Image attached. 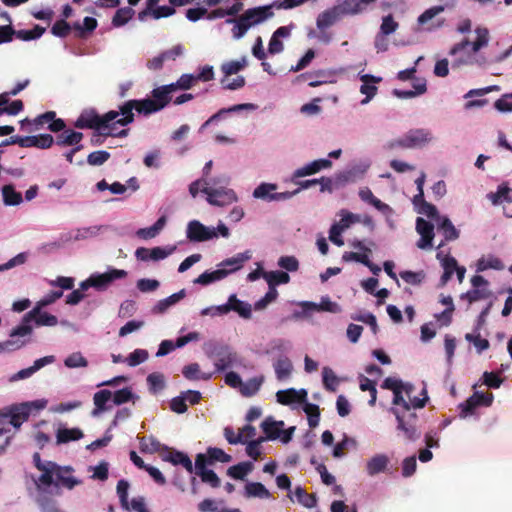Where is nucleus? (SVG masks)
<instances>
[{
  "label": "nucleus",
  "mask_w": 512,
  "mask_h": 512,
  "mask_svg": "<svg viewBox=\"0 0 512 512\" xmlns=\"http://www.w3.org/2000/svg\"><path fill=\"white\" fill-rule=\"evenodd\" d=\"M64 364L68 368H79L86 367L88 362L80 352H74L65 359Z\"/></svg>",
  "instance_id": "nucleus-61"
},
{
  "label": "nucleus",
  "mask_w": 512,
  "mask_h": 512,
  "mask_svg": "<svg viewBox=\"0 0 512 512\" xmlns=\"http://www.w3.org/2000/svg\"><path fill=\"white\" fill-rule=\"evenodd\" d=\"M294 494L297 501L306 508H313L317 504V497L315 494H309L301 486L295 488Z\"/></svg>",
  "instance_id": "nucleus-50"
},
{
  "label": "nucleus",
  "mask_w": 512,
  "mask_h": 512,
  "mask_svg": "<svg viewBox=\"0 0 512 512\" xmlns=\"http://www.w3.org/2000/svg\"><path fill=\"white\" fill-rule=\"evenodd\" d=\"M307 395L305 389L295 390L294 388L280 390L276 393L277 401L282 405L304 403L307 400Z\"/></svg>",
  "instance_id": "nucleus-19"
},
{
  "label": "nucleus",
  "mask_w": 512,
  "mask_h": 512,
  "mask_svg": "<svg viewBox=\"0 0 512 512\" xmlns=\"http://www.w3.org/2000/svg\"><path fill=\"white\" fill-rule=\"evenodd\" d=\"M477 38L475 41L470 42L468 39H464L461 42L455 44L451 50L450 55H456L466 47L471 46L473 53L478 52L482 48L486 47L489 43V31L485 27H477L475 29Z\"/></svg>",
  "instance_id": "nucleus-11"
},
{
  "label": "nucleus",
  "mask_w": 512,
  "mask_h": 512,
  "mask_svg": "<svg viewBox=\"0 0 512 512\" xmlns=\"http://www.w3.org/2000/svg\"><path fill=\"white\" fill-rule=\"evenodd\" d=\"M416 231L420 234L421 238L417 242V247L422 250L432 248L434 239V225L429 221L418 217L416 219Z\"/></svg>",
  "instance_id": "nucleus-15"
},
{
  "label": "nucleus",
  "mask_w": 512,
  "mask_h": 512,
  "mask_svg": "<svg viewBox=\"0 0 512 512\" xmlns=\"http://www.w3.org/2000/svg\"><path fill=\"white\" fill-rule=\"evenodd\" d=\"M413 204L415 205L419 214L426 215L428 218L433 219L437 222L442 216L439 215L435 205L427 202L424 197L421 200L413 198Z\"/></svg>",
  "instance_id": "nucleus-31"
},
{
  "label": "nucleus",
  "mask_w": 512,
  "mask_h": 512,
  "mask_svg": "<svg viewBox=\"0 0 512 512\" xmlns=\"http://www.w3.org/2000/svg\"><path fill=\"white\" fill-rule=\"evenodd\" d=\"M73 468L71 466H59L57 464L56 467V478L57 482L54 483L56 486H62L69 490H72L74 487L82 484L80 479L72 476Z\"/></svg>",
  "instance_id": "nucleus-17"
},
{
  "label": "nucleus",
  "mask_w": 512,
  "mask_h": 512,
  "mask_svg": "<svg viewBox=\"0 0 512 512\" xmlns=\"http://www.w3.org/2000/svg\"><path fill=\"white\" fill-rule=\"evenodd\" d=\"M341 14L338 11L337 7L334 6L333 8L326 10L322 12L316 21L317 27L319 29H325L330 26H332L334 23H336L340 18Z\"/></svg>",
  "instance_id": "nucleus-30"
},
{
  "label": "nucleus",
  "mask_w": 512,
  "mask_h": 512,
  "mask_svg": "<svg viewBox=\"0 0 512 512\" xmlns=\"http://www.w3.org/2000/svg\"><path fill=\"white\" fill-rule=\"evenodd\" d=\"M360 80L363 82L360 87V92L366 96L361 103L367 104L377 93L378 88L374 84L381 82L382 78L370 74H363L360 75Z\"/></svg>",
  "instance_id": "nucleus-22"
},
{
  "label": "nucleus",
  "mask_w": 512,
  "mask_h": 512,
  "mask_svg": "<svg viewBox=\"0 0 512 512\" xmlns=\"http://www.w3.org/2000/svg\"><path fill=\"white\" fill-rule=\"evenodd\" d=\"M164 449L167 452L166 454L162 455V459L164 461L170 462L173 465H181L187 470V472L193 473L194 466L187 454L168 447H165Z\"/></svg>",
  "instance_id": "nucleus-18"
},
{
  "label": "nucleus",
  "mask_w": 512,
  "mask_h": 512,
  "mask_svg": "<svg viewBox=\"0 0 512 512\" xmlns=\"http://www.w3.org/2000/svg\"><path fill=\"white\" fill-rule=\"evenodd\" d=\"M228 274L229 271H227L226 269H217L211 272L205 271L194 280V283L200 285H208L210 283L225 278Z\"/></svg>",
  "instance_id": "nucleus-35"
},
{
  "label": "nucleus",
  "mask_w": 512,
  "mask_h": 512,
  "mask_svg": "<svg viewBox=\"0 0 512 512\" xmlns=\"http://www.w3.org/2000/svg\"><path fill=\"white\" fill-rule=\"evenodd\" d=\"M148 352L144 349H135L129 356L126 358V362L129 366L135 367L145 362L148 359Z\"/></svg>",
  "instance_id": "nucleus-60"
},
{
  "label": "nucleus",
  "mask_w": 512,
  "mask_h": 512,
  "mask_svg": "<svg viewBox=\"0 0 512 512\" xmlns=\"http://www.w3.org/2000/svg\"><path fill=\"white\" fill-rule=\"evenodd\" d=\"M302 308V312H296L294 314L295 317H300L301 314H308L313 311L317 312H330V313H340L342 312V308L336 302H332L328 296H324L321 298L320 303H315L311 301H303L299 304Z\"/></svg>",
  "instance_id": "nucleus-12"
},
{
  "label": "nucleus",
  "mask_w": 512,
  "mask_h": 512,
  "mask_svg": "<svg viewBox=\"0 0 512 512\" xmlns=\"http://www.w3.org/2000/svg\"><path fill=\"white\" fill-rule=\"evenodd\" d=\"M359 197L362 201L367 202L374 206L379 211H385L389 206L374 196L369 188H363L359 191Z\"/></svg>",
  "instance_id": "nucleus-49"
},
{
  "label": "nucleus",
  "mask_w": 512,
  "mask_h": 512,
  "mask_svg": "<svg viewBox=\"0 0 512 512\" xmlns=\"http://www.w3.org/2000/svg\"><path fill=\"white\" fill-rule=\"evenodd\" d=\"M488 288H473L472 290L461 295V299H466L470 304L479 300L487 299L491 296Z\"/></svg>",
  "instance_id": "nucleus-54"
},
{
  "label": "nucleus",
  "mask_w": 512,
  "mask_h": 512,
  "mask_svg": "<svg viewBox=\"0 0 512 512\" xmlns=\"http://www.w3.org/2000/svg\"><path fill=\"white\" fill-rule=\"evenodd\" d=\"M305 0H276L270 5L247 9L238 18H229L226 23L233 24L232 35L234 39H241L247 31L274 16L273 8L292 9L303 4Z\"/></svg>",
  "instance_id": "nucleus-2"
},
{
  "label": "nucleus",
  "mask_w": 512,
  "mask_h": 512,
  "mask_svg": "<svg viewBox=\"0 0 512 512\" xmlns=\"http://www.w3.org/2000/svg\"><path fill=\"white\" fill-rule=\"evenodd\" d=\"M492 393L474 392L466 401L459 404L460 417L465 418L472 415L475 409L480 406H490L493 401Z\"/></svg>",
  "instance_id": "nucleus-10"
},
{
  "label": "nucleus",
  "mask_w": 512,
  "mask_h": 512,
  "mask_svg": "<svg viewBox=\"0 0 512 512\" xmlns=\"http://www.w3.org/2000/svg\"><path fill=\"white\" fill-rule=\"evenodd\" d=\"M83 436V432L79 428H59L56 434L57 444L77 441Z\"/></svg>",
  "instance_id": "nucleus-34"
},
{
  "label": "nucleus",
  "mask_w": 512,
  "mask_h": 512,
  "mask_svg": "<svg viewBox=\"0 0 512 512\" xmlns=\"http://www.w3.org/2000/svg\"><path fill=\"white\" fill-rule=\"evenodd\" d=\"M3 201L6 205L16 206L22 202V195L17 192L13 185H5L2 188Z\"/></svg>",
  "instance_id": "nucleus-48"
},
{
  "label": "nucleus",
  "mask_w": 512,
  "mask_h": 512,
  "mask_svg": "<svg viewBox=\"0 0 512 512\" xmlns=\"http://www.w3.org/2000/svg\"><path fill=\"white\" fill-rule=\"evenodd\" d=\"M174 92L173 85H163L151 91L152 98L132 99L120 105L122 125H129L134 122L135 110L138 114L150 115L165 108L172 100L171 93Z\"/></svg>",
  "instance_id": "nucleus-1"
},
{
  "label": "nucleus",
  "mask_w": 512,
  "mask_h": 512,
  "mask_svg": "<svg viewBox=\"0 0 512 512\" xmlns=\"http://www.w3.org/2000/svg\"><path fill=\"white\" fill-rule=\"evenodd\" d=\"M510 191L511 189L506 184H501L498 186V189L495 193H491L489 195V198L493 204H499L503 201L511 203L512 199L509 197Z\"/></svg>",
  "instance_id": "nucleus-56"
},
{
  "label": "nucleus",
  "mask_w": 512,
  "mask_h": 512,
  "mask_svg": "<svg viewBox=\"0 0 512 512\" xmlns=\"http://www.w3.org/2000/svg\"><path fill=\"white\" fill-rule=\"evenodd\" d=\"M277 189L276 184L272 183H261L259 186H257L253 191V197L256 199H262L268 202L274 201V199H271L272 195Z\"/></svg>",
  "instance_id": "nucleus-46"
},
{
  "label": "nucleus",
  "mask_w": 512,
  "mask_h": 512,
  "mask_svg": "<svg viewBox=\"0 0 512 512\" xmlns=\"http://www.w3.org/2000/svg\"><path fill=\"white\" fill-rule=\"evenodd\" d=\"M42 308V306L36 304L31 311L26 313L23 317L22 324L11 331L10 337L15 338L30 335L32 333L30 322L32 321H34L37 326H56L58 324L57 317L47 312H43Z\"/></svg>",
  "instance_id": "nucleus-3"
},
{
  "label": "nucleus",
  "mask_w": 512,
  "mask_h": 512,
  "mask_svg": "<svg viewBox=\"0 0 512 512\" xmlns=\"http://www.w3.org/2000/svg\"><path fill=\"white\" fill-rule=\"evenodd\" d=\"M121 115L120 110H110L103 115H99L95 109H85L74 122V127L78 129H92L99 134L108 128V124Z\"/></svg>",
  "instance_id": "nucleus-4"
},
{
  "label": "nucleus",
  "mask_w": 512,
  "mask_h": 512,
  "mask_svg": "<svg viewBox=\"0 0 512 512\" xmlns=\"http://www.w3.org/2000/svg\"><path fill=\"white\" fill-rule=\"evenodd\" d=\"M245 491L248 497H259L265 499L270 497V492L260 482L248 483L245 486Z\"/></svg>",
  "instance_id": "nucleus-52"
},
{
  "label": "nucleus",
  "mask_w": 512,
  "mask_h": 512,
  "mask_svg": "<svg viewBox=\"0 0 512 512\" xmlns=\"http://www.w3.org/2000/svg\"><path fill=\"white\" fill-rule=\"evenodd\" d=\"M98 22L93 17H85L83 25L78 22L73 24V29L76 31V37L86 38L87 34L92 33L97 28Z\"/></svg>",
  "instance_id": "nucleus-36"
},
{
  "label": "nucleus",
  "mask_w": 512,
  "mask_h": 512,
  "mask_svg": "<svg viewBox=\"0 0 512 512\" xmlns=\"http://www.w3.org/2000/svg\"><path fill=\"white\" fill-rule=\"evenodd\" d=\"M488 269L503 270L504 264L498 257L493 255H488L487 257L483 256L478 259L477 271L482 272Z\"/></svg>",
  "instance_id": "nucleus-39"
},
{
  "label": "nucleus",
  "mask_w": 512,
  "mask_h": 512,
  "mask_svg": "<svg viewBox=\"0 0 512 512\" xmlns=\"http://www.w3.org/2000/svg\"><path fill=\"white\" fill-rule=\"evenodd\" d=\"M377 0H339L336 5L341 16L356 15L367 10Z\"/></svg>",
  "instance_id": "nucleus-16"
},
{
  "label": "nucleus",
  "mask_w": 512,
  "mask_h": 512,
  "mask_svg": "<svg viewBox=\"0 0 512 512\" xmlns=\"http://www.w3.org/2000/svg\"><path fill=\"white\" fill-rule=\"evenodd\" d=\"M166 222V216H161L152 226L138 229L136 235L144 240L155 238L165 227Z\"/></svg>",
  "instance_id": "nucleus-28"
},
{
  "label": "nucleus",
  "mask_w": 512,
  "mask_h": 512,
  "mask_svg": "<svg viewBox=\"0 0 512 512\" xmlns=\"http://www.w3.org/2000/svg\"><path fill=\"white\" fill-rule=\"evenodd\" d=\"M292 27L293 24H291L290 26H281L274 31L268 44V52L270 54H279L284 50V44L280 40V38L289 37Z\"/></svg>",
  "instance_id": "nucleus-20"
},
{
  "label": "nucleus",
  "mask_w": 512,
  "mask_h": 512,
  "mask_svg": "<svg viewBox=\"0 0 512 512\" xmlns=\"http://www.w3.org/2000/svg\"><path fill=\"white\" fill-rule=\"evenodd\" d=\"M206 466V455L203 453L197 454L193 472L200 477L203 483L210 485L212 488L220 487V478L213 470L207 469Z\"/></svg>",
  "instance_id": "nucleus-13"
},
{
  "label": "nucleus",
  "mask_w": 512,
  "mask_h": 512,
  "mask_svg": "<svg viewBox=\"0 0 512 512\" xmlns=\"http://www.w3.org/2000/svg\"><path fill=\"white\" fill-rule=\"evenodd\" d=\"M393 412L398 422L397 428L404 432L405 437L410 441L418 439L420 437V433L418 432L415 423L407 421L405 413H400L397 409H394Z\"/></svg>",
  "instance_id": "nucleus-23"
},
{
  "label": "nucleus",
  "mask_w": 512,
  "mask_h": 512,
  "mask_svg": "<svg viewBox=\"0 0 512 512\" xmlns=\"http://www.w3.org/2000/svg\"><path fill=\"white\" fill-rule=\"evenodd\" d=\"M274 369L277 379L282 381L291 375L293 365L288 357H281L274 363Z\"/></svg>",
  "instance_id": "nucleus-37"
},
{
  "label": "nucleus",
  "mask_w": 512,
  "mask_h": 512,
  "mask_svg": "<svg viewBox=\"0 0 512 512\" xmlns=\"http://www.w3.org/2000/svg\"><path fill=\"white\" fill-rule=\"evenodd\" d=\"M263 277L270 288H276L277 285L287 284L290 281L289 274L284 271L264 272Z\"/></svg>",
  "instance_id": "nucleus-43"
},
{
  "label": "nucleus",
  "mask_w": 512,
  "mask_h": 512,
  "mask_svg": "<svg viewBox=\"0 0 512 512\" xmlns=\"http://www.w3.org/2000/svg\"><path fill=\"white\" fill-rule=\"evenodd\" d=\"M110 158V153L104 150L94 151L87 157V162L91 166H100Z\"/></svg>",
  "instance_id": "nucleus-63"
},
{
  "label": "nucleus",
  "mask_w": 512,
  "mask_h": 512,
  "mask_svg": "<svg viewBox=\"0 0 512 512\" xmlns=\"http://www.w3.org/2000/svg\"><path fill=\"white\" fill-rule=\"evenodd\" d=\"M251 258L250 252L246 251L243 253H238L237 255L224 260L220 266L222 269H226L229 273L234 272L240 269L243 264Z\"/></svg>",
  "instance_id": "nucleus-32"
},
{
  "label": "nucleus",
  "mask_w": 512,
  "mask_h": 512,
  "mask_svg": "<svg viewBox=\"0 0 512 512\" xmlns=\"http://www.w3.org/2000/svg\"><path fill=\"white\" fill-rule=\"evenodd\" d=\"M186 295L185 289L180 290L177 293L170 295L169 297L160 300L154 307L153 313L161 314L164 313L170 306L176 304L182 300Z\"/></svg>",
  "instance_id": "nucleus-33"
},
{
  "label": "nucleus",
  "mask_w": 512,
  "mask_h": 512,
  "mask_svg": "<svg viewBox=\"0 0 512 512\" xmlns=\"http://www.w3.org/2000/svg\"><path fill=\"white\" fill-rule=\"evenodd\" d=\"M208 356L215 359V368L217 372L230 368L236 360V354L233 353L229 346L215 344L208 352Z\"/></svg>",
  "instance_id": "nucleus-8"
},
{
  "label": "nucleus",
  "mask_w": 512,
  "mask_h": 512,
  "mask_svg": "<svg viewBox=\"0 0 512 512\" xmlns=\"http://www.w3.org/2000/svg\"><path fill=\"white\" fill-rule=\"evenodd\" d=\"M382 388L395 392L397 390H404L407 396H410L414 392V386L410 383H403L401 380L387 377L382 384Z\"/></svg>",
  "instance_id": "nucleus-41"
},
{
  "label": "nucleus",
  "mask_w": 512,
  "mask_h": 512,
  "mask_svg": "<svg viewBox=\"0 0 512 512\" xmlns=\"http://www.w3.org/2000/svg\"><path fill=\"white\" fill-rule=\"evenodd\" d=\"M176 250V246L154 247L149 249V257L151 261H160L167 258Z\"/></svg>",
  "instance_id": "nucleus-58"
},
{
  "label": "nucleus",
  "mask_w": 512,
  "mask_h": 512,
  "mask_svg": "<svg viewBox=\"0 0 512 512\" xmlns=\"http://www.w3.org/2000/svg\"><path fill=\"white\" fill-rule=\"evenodd\" d=\"M390 459L385 454H376L366 463V472L369 476H375L379 473L386 472Z\"/></svg>",
  "instance_id": "nucleus-24"
},
{
  "label": "nucleus",
  "mask_w": 512,
  "mask_h": 512,
  "mask_svg": "<svg viewBox=\"0 0 512 512\" xmlns=\"http://www.w3.org/2000/svg\"><path fill=\"white\" fill-rule=\"evenodd\" d=\"M331 166L332 162L329 159L314 160L311 163H308L307 165L295 170L293 177L301 178L308 175H313L320 170L330 168Z\"/></svg>",
  "instance_id": "nucleus-26"
},
{
  "label": "nucleus",
  "mask_w": 512,
  "mask_h": 512,
  "mask_svg": "<svg viewBox=\"0 0 512 512\" xmlns=\"http://www.w3.org/2000/svg\"><path fill=\"white\" fill-rule=\"evenodd\" d=\"M56 467L57 464L55 462L48 461V466L41 470L43 473L38 478L39 483L51 486L54 483L53 476H56Z\"/></svg>",
  "instance_id": "nucleus-57"
},
{
  "label": "nucleus",
  "mask_w": 512,
  "mask_h": 512,
  "mask_svg": "<svg viewBox=\"0 0 512 512\" xmlns=\"http://www.w3.org/2000/svg\"><path fill=\"white\" fill-rule=\"evenodd\" d=\"M201 191L207 195V202L213 206L224 207L237 201V195L232 189L205 186Z\"/></svg>",
  "instance_id": "nucleus-7"
},
{
  "label": "nucleus",
  "mask_w": 512,
  "mask_h": 512,
  "mask_svg": "<svg viewBox=\"0 0 512 512\" xmlns=\"http://www.w3.org/2000/svg\"><path fill=\"white\" fill-rule=\"evenodd\" d=\"M82 139L83 133L72 129H65L56 136L55 143L58 146H73L79 144Z\"/></svg>",
  "instance_id": "nucleus-27"
},
{
  "label": "nucleus",
  "mask_w": 512,
  "mask_h": 512,
  "mask_svg": "<svg viewBox=\"0 0 512 512\" xmlns=\"http://www.w3.org/2000/svg\"><path fill=\"white\" fill-rule=\"evenodd\" d=\"M182 374L188 380H209L212 377L211 373H202L198 363H191L184 366Z\"/></svg>",
  "instance_id": "nucleus-40"
},
{
  "label": "nucleus",
  "mask_w": 512,
  "mask_h": 512,
  "mask_svg": "<svg viewBox=\"0 0 512 512\" xmlns=\"http://www.w3.org/2000/svg\"><path fill=\"white\" fill-rule=\"evenodd\" d=\"M72 28L73 25L71 26L65 19H61L53 24L51 33L56 37L65 38L70 34Z\"/></svg>",
  "instance_id": "nucleus-59"
},
{
  "label": "nucleus",
  "mask_w": 512,
  "mask_h": 512,
  "mask_svg": "<svg viewBox=\"0 0 512 512\" xmlns=\"http://www.w3.org/2000/svg\"><path fill=\"white\" fill-rule=\"evenodd\" d=\"M439 1L444 2V4L430 7L429 9L425 10L418 17L417 21H418L419 25H425L428 21L432 20L434 17H436L440 13L444 12L446 9H453L456 6V0H439Z\"/></svg>",
  "instance_id": "nucleus-25"
},
{
  "label": "nucleus",
  "mask_w": 512,
  "mask_h": 512,
  "mask_svg": "<svg viewBox=\"0 0 512 512\" xmlns=\"http://www.w3.org/2000/svg\"><path fill=\"white\" fill-rule=\"evenodd\" d=\"M437 229L443 234L444 241H442L437 249H440L445 245L446 241H454L459 238L460 232L455 228L451 220L446 217L442 216L437 222Z\"/></svg>",
  "instance_id": "nucleus-21"
},
{
  "label": "nucleus",
  "mask_w": 512,
  "mask_h": 512,
  "mask_svg": "<svg viewBox=\"0 0 512 512\" xmlns=\"http://www.w3.org/2000/svg\"><path fill=\"white\" fill-rule=\"evenodd\" d=\"M147 383L149 390L152 393H157L165 388L164 375L158 372L151 373L147 377Z\"/></svg>",
  "instance_id": "nucleus-55"
},
{
  "label": "nucleus",
  "mask_w": 512,
  "mask_h": 512,
  "mask_svg": "<svg viewBox=\"0 0 512 512\" xmlns=\"http://www.w3.org/2000/svg\"><path fill=\"white\" fill-rule=\"evenodd\" d=\"M246 66V60L243 58L241 61H230L226 62L221 66V70L223 71L225 77H228L232 74H236Z\"/></svg>",
  "instance_id": "nucleus-62"
},
{
  "label": "nucleus",
  "mask_w": 512,
  "mask_h": 512,
  "mask_svg": "<svg viewBox=\"0 0 512 512\" xmlns=\"http://www.w3.org/2000/svg\"><path fill=\"white\" fill-rule=\"evenodd\" d=\"M323 384L329 391H335L338 386V378L332 369L325 367L323 369Z\"/></svg>",
  "instance_id": "nucleus-64"
},
{
  "label": "nucleus",
  "mask_w": 512,
  "mask_h": 512,
  "mask_svg": "<svg viewBox=\"0 0 512 512\" xmlns=\"http://www.w3.org/2000/svg\"><path fill=\"white\" fill-rule=\"evenodd\" d=\"M284 425L283 421H274L271 418L265 419L261 428L263 432L266 434V438L270 440H275L280 437L281 427Z\"/></svg>",
  "instance_id": "nucleus-38"
},
{
  "label": "nucleus",
  "mask_w": 512,
  "mask_h": 512,
  "mask_svg": "<svg viewBox=\"0 0 512 512\" xmlns=\"http://www.w3.org/2000/svg\"><path fill=\"white\" fill-rule=\"evenodd\" d=\"M112 393L110 390L102 389L94 394L93 401L95 405V409L93 411V415L98 414L99 412L107 410L106 403L111 399Z\"/></svg>",
  "instance_id": "nucleus-47"
},
{
  "label": "nucleus",
  "mask_w": 512,
  "mask_h": 512,
  "mask_svg": "<svg viewBox=\"0 0 512 512\" xmlns=\"http://www.w3.org/2000/svg\"><path fill=\"white\" fill-rule=\"evenodd\" d=\"M431 140V133L425 129H414L408 131L402 138L391 141L388 144L389 149L400 148H417L422 147Z\"/></svg>",
  "instance_id": "nucleus-5"
},
{
  "label": "nucleus",
  "mask_w": 512,
  "mask_h": 512,
  "mask_svg": "<svg viewBox=\"0 0 512 512\" xmlns=\"http://www.w3.org/2000/svg\"><path fill=\"white\" fill-rule=\"evenodd\" d=\"M205 455L207 465H212L215 462L228 463L232 460L231 455L217 447H209Z\"/></svg>",
  "instance_id": "nucleus-42"
},
{
  "label": "nucleus",
  "mask_w": 512,
  "mask_h": 512,
  "mask_svg": "<svg viewBox=\"0 0 512 512\" xmlns=\"http://www.w3.org/2000/svg\"><path fill=\"white\" fill-rule=\"evenodd\" d=\"M186 237L191 242H205L217 238L218 234L215 228H210L198 220H192L187 225Z\"/></svg>",
  "instance_id": "nucleus-9"
},
{
  "label": "nucleus",
  "mask_w": 512,
  "mask_h": 512,
  "mask_svg": "<svg viewBox=\"0 0 512 512\" xmlns=\"http://www.w3.org/2000/svg\"><path fill=\"white\" fill-rule=\"evenodd\" d=\"M228 304L230 311H234L244 319H249L252 316V309L249 303L243 302L237 298L235 294H232L228 298Z\"/></svg>",
  "instance_id": "nucleus-29"
},
{
  "label": "nucleus",
  "mask_w": 512,
  "mask_h": 512,
  "mask_svg": "<svg viewBox=\"0 0 512 512\" xmlns=\"http://www.w3.org/2000/svg\"><path fill=\"white\" fill-rule=\"evenodd\" d=\"M264 381V377H253L247 380L245 383L242 382L240 386V392L245 397L254 396L260 389L262 383Z\"/></svg>",
  "instance_id": "nucleus-44"
},
{
  "label": "nucleus",
  "mask_w": 512,
  "mask_h": 512,
  "mask_svg": "<svg viewBox=\"0 0 512 512\" xmlns=\"http://www.w3.org/2000/svg\"><path fill=\"white\" fill-rule=\"evenodd\" d=\"M135 11L131 7H123L116 11L112 18V25L114 27H121L129 22L134 16Z\"/></svg>",
  "instance_id": "nucleus-51"
},
{
  "label": "nucleus",
  "mask_w": 512,
  "mask_h": 512,
  "mask_svg": "<svg viewBox=\"0 0 512 512\" xmlns=\"http://www.w3.org/2000/svg\"><path fill=\"white\" fill-rule=\"evenodd\" d=\"M250 107H252L251 104H237V105H234V106L229 107V108H222L217 113L212 115L207 121H205L203 123V125L201 126V129H205L206 127H208L213 122L218 121L223 114L244 110V109H247V108H250Z\"/></svg>",
  "instance_id": "nucleus-53"
},
{
  "label": "nucleus",
  "mask_w": 512,
  "mask_h": 512,
  "mask_svg": "<svg viewBox=\"0 0 512 512\" xmlns=\"http://www.w3.org/2000/svg\"><path fill=\"white\" fill-rule=\"evenodd\" d=\"M128 275L126 270L111 268L102 274H92L91 283L97 290L106 289L113 281L124 279Z\"/></svg>",
  "instance_id": "nucleus-14"
},
{
  "label": "nucleus",
  "mask_w": 512,
  "mask_h": 512,
  "mask_svg": "<svg viewBox=\"0 0 512 512\" xmlns=\"http://www.w3.org/2000/svg\"><path fill=\"white\" fill-rule=\"evenodd\" d=\"M253 464L251 462H241L236 465H233L227 469V475L237 479L243 480L245 476L252 471Z\"/></svg>",
  "instance_id": "nucleus-45"
},
{
  "label": "nucleus",
  "mask_w": 512,
  "mask_h": 512,
  "mask_svg": "<svg viewBox=\"0 0 512 512\" xmlns=\"http://www.w3.org/2000/svg\"><path fill=\"white\" fill-rule=\"evenodd\" d=\"M44 407L45 403L41 401L26 402L19 406L12 407L7 423L18 429L25 421L28 420L32 409L41 410Z\"/></svg>",
  "instance_id": "nucleus-6"
}]
</instances>
